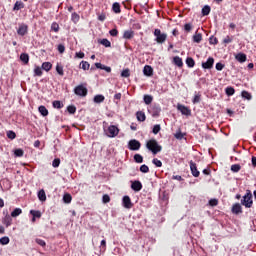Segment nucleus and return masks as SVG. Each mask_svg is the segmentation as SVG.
<instances>
[{
  "mask_svg": "<svg viewBox=\"0 0 256 256\" xmlns=\"http://www.w3.org/2000/svg\"><path fill=\"white\" fill-rule=\"evenodd\" d=\"M75 95H78L79 97H87V88L83 85H78L74 89Z\"/></svg>",
  "mask_w": 256,
  "mask_h": 256,
  "instance_id": "5",
  "label": "nucleus"
},
{
  "mask_svg": "<svg viewBox=\"0 0 256 256\" xmlns=\"http://www.w3.org/2000/svg\"><path fill=\"white\" fill-rule=\"evenodd\" d=\"M242 97L249 101V100H251V93H249L248 91L244 90V91H242Z\"/></svg>",
  "mask_w": 256,
  "mask_h": 256,
  "instance_id": "54",
  "label": "nucleus"
},
{
  "mask_svg": "<svg viewBox=\"0 0 256 256\" xmlns=\"http://www.w3.org/2000/svg\"><path fill=\"white\" fill-rule=\"evenodd\" d=\"M100 45H103L104 47H111V41H109L107 38H103L99 40Z\"/></svg>",
  "mask_w": 256,
  "mask_h": 256,
  "instance_id": "37",
  "label": "nucleus"
},
{
  "mask_svg": "<svg viewBox=\"0 0 256 256\" xmlns=\"http://www.w3.org/2000/svg\"><path fill=\"white\" fill-rule=\"evenodd\" d=\"M21 213H23V210L21 208H15L11 212V217H19V215H21Z\"/></svg>",
  "mask_w": 256,
  "mask_h": 256,
  "instance_id": "35",
  "label": "nucleus"
},
{
  "mask_svg": "<svg viewBox=\"0 0 256 256\" xmlns=\"http://www.w3.org/2000/svg\"><path fill=\"white\" fill-rule=\"evenodd\" d=\"M11 223H13V219L11 218V216H5V218L3 219V224L6 227H11Z\"/></svg>",
  "mask_w": 256,
  "mask_h": 256,
  "instance_id": "27",
  "label": "nucleus"
},
{
  "mask_svg": "<svg viewBox=\"0 0 256 256\" xmlns=\"http://www.w3.org/2000/svg\"><path fill=\"white\" fill-rule=\"evenodd\" d=\"M56 71H57L58 75H60L61 77H63V75H65L63 67L60 64L56 65Z\"/></svg>",
  "mask_w": 256,
  "mask_h": 256,
  "instance_id": "44",
  "label": "nucleus"
},
{
  "mask_svg": "<svg viewBox=\"0 0 256 256\" xmlns=\"http://www.w3.org/2000/svg\"><path fill=\"white\" fill-rule=\"evenodd\" d=\"M23 7H25V4H23V2L16 1L13 7V11H20V9H23Z\"/></svg>",
  "mask_w": 256,
  "mask_h": 256,
  "instance_id": "28",
  "label": "nucleus"
},
{
  "mask_svg": "<svg viewBox=\"0 0 256 256\" xmlns=\"http://www.w3.org/2000/svg\"><path fill=\"white\" fill-rule=\"evenodd\" d=\"M210 207H217L219 205V200L213 198L209 200Z\"/></svg>",
  "mask_w": 256,
  "mask_h": 256,
  "instance_id": "49",
  "label": "nucleus"
},
{
  "mask_svg": "<svg viewBox=\"0 0 256 256\" xmlns=\"http://www.w3.org/2000/svg\"><path fill=\"white\" fill-rule=\"evenodd\" d=\"M67 111L70 115H75V113H77V107H75V105H69Z\"/></svg>",
  "mask_w": 256,
  "mask_h": 256,
  "instance_id": "39",
  "label": "nucleus"
},
{
  "mask_svg": "<svg viewBox=\"0 0 256 256\" xmlns=\"http://www.w3.org/2000/svg\"><path fill=\"white\" fill-rule=\"evenodd\" d=\"M122 203L125 209H131L133 207V202H131V198L129 196H124L122 199Z\"/></svg>",
  "mask_w": 256,
  "mask_h": 256,
  "instance_id": "13",
  "label": "nucleus"
},
{
  "mask_svg": "<svg viewBox=\"0 0 256 256\" xmlns=\"http://www.w3.org/2000/svg\"><path fill=\"white\" fill-rule=\"evenodd\" d=\"M135 37V31L133 30H126L123 33V39H133Z\"/></svg>",
  "mask_w": 256,
  "mask_h": 256,
  "instance_id": "15",
  "label": "nucleus"
},
{
  "mask_svg": "<svg viewBox=\"0 0 256 256\" xmlns=\"http://www.w3.org/2000/svg\"><path fill=\"white\" fill-rule=\"evenodd\" d=\"M14 155L15 157H23V155H25V151H23L21 148H18L14 151Z\"/></svg>",
  "mask_w": 256,
  "mask_h": 256,
  "instance_id": "41",
  "label": "nucleus"
},
{
  "mask_svg": "<svg viewBox=\"0 0 256 256\" xmlns=\"http://www.w3.org/2000/svg\"><path fill=\"white\" fill-rule=\"evenodd\" d=\"M140 171H141V173H149V166H147L145 164L140 166Z\"/></svg>",
  "mask_w": 256,
  "mask_h": 256,
  "instance_id": "62",
  "label": "nucleus"
},
{
  "mask_svg": "<svg viewBox=\"0 0 256 256\" xmlns=\"http://www.w3.org/2000/svg\"><path fill=\"white\" fill-rule=\"evenodd\" d=\"M71 201H73V197L71 196V194H69V193L64 194L63 202L66 204H69V203H71Z\"/></svg>",
  "mask_w": 256,
  "mask_h": 256,
  "instance_id": "30",
  "label": "nucleus"
},
{
  "mask_svg": "<svg viewBox=\"0 0 256 256\" xmlns=\"http://www.w3.org/2000/svg\"><path fill=\"white\" fill-rule=\"evenodd\" d=\"M235 59L238 60L239 63H245V61H247V55L245 53H238Z\"/></svg>",
  "mask_w": 256,
  "mask_h": 256,
  "instance_id": "18",
  "label": "nucleus"
},
{
  "mask_svg": "<svg viewBox=\"0 0 256 256\" xmlns=\"http://www.w3.org/2000/svg\"><path fill=\"white\" fill-rule=\"evenodd\" d=\"M112 11L116 15H119V13H121V4L119 2H114L112 4Z\"/></svg>",
  "mask_w": 256,
  "mask_h": 256,
  "instance_id": "16",
  "label": "nucleus"
},
{
  "mask_svg": "<svg viewBox=\"0 0 256 256\" xmlns=\"http://www.w3.org/2000/svg\"><path fill=\"white\" fill-rule=\"evenodd\" d=\"M128 149H130V151H139V149H141V142L135 139L130 140L128 142Z\"/></svg>",
  "mask_w": 256,
  "mask_h": 256,
  "instance_id": "6",
  "label": "nucleus"
},
{
  "mask_svg": "<svg viewBox=\"0 0 256 256\" xmlns=\"http://www.w3.org/2000/svg\"><path fill=\"white\" fill-rule=\"evenodd\" d=\"M146 148L148 151H151L153 155H157V153H161L163 151V146L159 145V142L155 139H150L146 142Z\"/></svg>",
  "mask_w": 256,
  "mask_h": 256,
  "instance_id": "1",
  "label": "nucleus"
},
{
  "mask_svg": "<svg viewBox=\"0 0 256 256\" xmlns=\"http://www.w3.org/2000/svg\"><path fill=\"white\" fill-rule=\"evenodd\" d=\"M173 63L174 65H176V67H180V68L183 67V59L179 56H175L173 58Z\"/></svg>",
  "mask_w": 256,
  "mask_h": 256,
  "instance_id": "21",
  "label": "nucleus"
},
{
  "mask_svg": "<svg viewBox=\"0 0 256 256\" xmlns=\"http://www.w3.org/2000/svg\"><path fill=\"white\" fill-rule=\"evenodd\" d=\"M209 13H211V6L205 5L202 8V15H203V17H207V15H209Z\"/></svg>",
  "mask_w": 256,
  "mask_h": 256,
  "instance_id": "26",
  "label": "nucleus"
},
{
  "mask_svg": "<svg viewBox=\"0 0 256 256\" xmlns=\"http://www.w3.org/2000/svg\"><path fill=\"white\" fill-rule=\"evenodd\" d=\"M231 171L233 173H239L241 171V165L240 164H234L231 166Z\"/></svg>",
  "mask_w": 256,
  "mask_h": 256,
  "instance_id": "42",
  "label": "nucleus"
},
{
  "mask_svg": "<svg viewBox=\"0 0 256 256\" xmlns=\"http://www.w3.org/2000/svg\"><path fill=\"white\" fill-rule=\"evenodd\" d=\"M136 118H137L138 121L143 123L147 119V116H145V112L138 111V112H136Z\"/></svg>",
  "mask_w": 256,
  "mask_h": 256,
  "instance_id": "19",
  "label": "nucleus"
},
{
  "mask_svg": "<svg viewBox=\"0 0 256 256\" xmlns=\"http://www.w3.org/2000/svg\"><path fill=\"white\" fill-rule=\"evenodd\" d=\"M144 103L146 105H151V103H153V96H151V95H144Z\"/></svg>",
  "mask_w": 256,
  "mask_h": 256,
  "instance_id": "38",
  "label": "nucleus"
},
{
  "mask_svg": "<svg viewBox=\"0 0 256 256\" xmlns=\"http://www.w3.org/2000/svg\"><path fill=\"white\" fill-rule=\"evenodd\" d=\"M191 29H193V25H191V23H186L184 25V31H186L187 33L191 32Z\"/></svg>",
  "mask_w": 256,
  "mask_h": 256,
  "instance_id": "58",
  "label": "nucleus"
},
{
  "mask_svg": "<svg viewBox=\"0 0 256 256\" xmlns=\"http://www.w3.org/2000/svg\"><path fill=\"white\" fill-rule=\"evenodd\" d=\"M51 30L54 31V33H59V24L57 22H53L51 25Z\"/></svg>",
  "mask_w": 256,
  "mask_h": 256,
  "instance_id": "48",
  "label": "nucleus"
},
{
  "mask_svg": "<svg viewBox=\"0 0 256 256\" xmlns=\"http://www.w3.org/2000/svg\"><path fill=\"white\" fill-rule=\"evenodd\" d=\"M42 69L44 71L49 72L50 69H53V64H51V62H43L42 63Z\"/></svg>",
  "mask_w": 256,
  "mask_h": 256,
  "instance_id": "24",
  "label": "nucleus"
},
{
  "mask_svg": "<svg viewBox=\"0 0 256 256\" xmlns=\"http://www.w3.org/2000/svg\"><path fill=\"white\" fill-rule=\"evenodd\" d=\"M96 69H102L103 71H106V73H111V67L105 66L99 62L95 63Z\"/></svg>",
  "mask_w": 256,
  "mask_h": 256,
  "instance_id": "17",
  "label": "nucleus"
},
{
  "mask_svg": "<svg viewBox=\"0 0 256 256\" xmlns=\"http://www.w3.org/2000/svg\"><path fill=\"white\" fill-rule=\"evenodd\" d=\"M225 93L228 97H232V95H235V88L229 86L225 89Z\"/></svg>",
  "mask_w": 256,
  "mask_h": 256,
  "instance_id": "36",
  "label": "nucleus"
},
{
  "mask_svg": "<svg viewBox=\"0 0 256 256\" xmlns=\"http://www.w3.org/2000/svg\"><path fill=\"white\" fill-rule=\"evenodd\" d=\"M27 31H29V26H27L26 24H21L17 30V33L21 37H25V35H27Z\"/></svg>",
  "mask_w": 256,
  "mask_h": 256,
  "instance_id": "11",
  "label": "nucleus"
},
{
  "mask_svg": "<svg viewBox=\"0 0 256 256\" xmlns=\"http://www.w3.org/2000/svg\"><path fill=\"white\" fill-rule=\"evenodd\" d=\"M107 137L113 138L119 135V128L115 125H110L106 132Z\"/></svg>",
  "mask_w": 256,
  "mask_h": 256,
  "instance_id": "4",
  "label": "nucleus"
},
{
  "mask_svg": "<svg viewBox=\"0 0 256 256\" xmlns=\"http://www.w3.org/2000/svg\"><path fill=\"white\" fill-rule=\"evenodd\" d=\"M153 165H155L156 167H163V162H161V160L154 158L152 160Z\"/></svg>",
  "mask_w": 256,
  "mask_h": 256,
  "instance_id": "50",
  "label": "nucleus"
},
{
  "mask_svg": "<svg viewBox=\"0 0 256 256\" xmlns=\"http://www.w3.org/2000/svg\"><path fill=\"white\" fill-rule=\"evenodd\" d=\"M38 199L40 201H47V194H45V190L42 189L38 192Z\"/></svg>",
  "mask_w": 256,
  "mask_h": 256,
  "instance_id": "25",
  "label": "nucleus"
},
{
  "mask_svg": "<svg viewBox=\"0 0 256 256\" xmlns=\"http://www.w3.org/2000/svg\"><path fill=\"white\" fill-rule=\"evenodd\" d=\"M30 215L36 219H41V211L39 210H30Z\"/></svg>",
  "mask_w": 256,
  "mask_h": 256,
  "instance_id": "31",
  "label": "nucleus"
},
{
  "mask_svg": "<svg viewBox=\"0 0 256 256\" xmlns=\"http://www.w3.org/2000/svg\"><path fill=\"white\" fill-rule=\"evenodd\" d=\"M177 109L182 113V115H186L187 117L191 116V109H189V107L182 104H178Z\"/></svg>",
  "mask_w": 256,
  "mask_h": 256,
  "instance_id": "7",
  "label": "nucleus"
},
{
  "mask_svg": "<svg viewBox=\"0 0 256 256\" xmlns=\"http://www.w3.org/2000/svg\"><path fill=\"white\" fill-rule=\"evenodd\" d=\"M241 205L246 207V209L253 207V193H251V190H246L245 195L241 199Z\"/></svg>",
  "mask_w": 256,
  "mask_h": 256,
  "instance_id": "2",
  "label": "nucleus"
},
{
  "mask_svg": "<svg viewBox=\"0 0 256 256\" xmlns=\"http://www.w3.org/2000/svg\"><path fill=\"white\" fill-rule=\"evenodd\" d=\"M105 101V96L98 94L94 96V103H103Z\"/></svg>",
  "mask_w": 256,
  "mask_h": 256,
  "instance_id": "33",
  "label": "nucleus"
},
{
  "mask_svg": "<svg viewBox=\"0 0 256 256\" xmlns=\"http://www.w3.org/2000/svg\"><path fill=\"white\" fill-rule=\"evenodd\" d=\"M7 137L8 139H15V137H17V134H15L14 131L10 130L7 132Z\"/></svg>",
  "mask_w": 256,
  "mask_h": 256,
  "instance_id": "57",
  "label": "nucleus"
},
{
  "mask_svg": "<svg viewBox=\"0 0 256 256\" xmlns=\"http://www.w3.org/2000/svg\"><path fill=\"white\" fill-rule=\"evenodd\" d=\"M121 77H131V70H129V68H126L124 69L122 72H121Z\"/></svg>",
  "mask_w": 256,
  "mask_h": 256,
  "instance_id": "45",
  "label": "nucleus"
},
{
  "mask_svg": "<svg viewBox=\"0 0 256 256\" xmlns=\"http://www.w3.org/2000/svg\"><path fill=\"white\" fill-rule=\"evenodd\" d=\"M35 242L37 243V245H40V247H45L47 245V243L45 242V240L40 239V238H36Z\"/></svg>",
  "mask_w": 256,
  "mask_h": 256,
  "instance_id": "51",
  "label": "nucleus"
},
{
  "mask_svg": "<svg viewBox=\"0 0 256 256\" xmlns=\"http://www.w3.org/2000/svg\"><path fill=\"white\" fill-rule=\"evenodd\" d=\"M189 163H190V171H191L193 177H199V175H201V173L197 169V164L195 162H193V160H191Z\"/></svg>",
  "mask_w": 256,
  "mask_h": 256,
  "instance_id": "9",
  "label": "nucleus"
},
{
  "mask_svg": "<svg viewBox=\"0 0 256 256\" xmlns=\"http://www.w3.org/2000/svg\"><path fill=\"white\" fill-rule=\"evenodd\" d=\"M192 103L197 104V103H201V95L197 94L194 96V99L192 100Z\"/></svg>",
  "mask_w": 256,
  "mask_h": 256,
  "instance_id": "61",
  "label": "nucleus"
},
{
  "mask_svg": "<svg viewBox=\"0 0 256 256\" xmlns=\"http://www.w3.org/2000/svg\"><path fill=\"white\" fill-rule=\"evenodd\" d=\"M103 203H109L111 201V197L108 194H104L102 197Z\"/></svg>",
  "mask_w": 256,
  "mask_h": 256,
  "instance_id": "63",
  "label": "nucleus"
},
{
  "mask_svg": "<svg viewBox=\"0 0 256 256\" xmlns=\"http://www.w3.org/2000/svg\"><path fill=\"white\" fill-rule=\"evenodd\" d=\"M42 75H43V70H41V67L35 66L34 77H41Z\"/></svg>",
  "mask_w": 256,
  "mask_h": 256,
  "instance_id": "32",
  "label": "nucleus"
},
{
  "mask_svg": "<svg viewBox=\"0 0 256 256\" xmlns=\"http://www.w3.org/2000/svg\"><path fill=\"white\" fill-rule=\"evenodd\" d=\"M38 111L42 115V117H47V115H49V110H47V107H45L44 105L39 106Z\"/></svg>",
  "mask_w": 256,
  "mask_h": 256,
  "instance_id": "20",
  "label": "nucleus"
},
{
  "mask_svg": "<svg viewBox=\"0 0 256 256\" xmlns=\"http://www.w3.org/2000/svg\"><path fill=\"white\" fill-rule=\"evenodd\" d=\"M186 65L190 68L195 67V60L192 57L186 58Z\"/></svg>",
  "mask_w": 256,
  "mask_h": 256,
  "instance_id": "34",
  "label": "nucleus"
},
{
  "mask_svg": "<svg viewBox=\"0 0 256 256\" xmlns=\"http://www.w3.org/2000/svg\"><path fill=\"white\" fill-rule=\"evenodd\" d=\"M9 241H10L9 237L4 236L0 238V245H9Z\"/></svg>",
  "mask_w": 256,
  "mask_h": 256,
  "instance_id": "46",
  "label": "nucleus"
},
{
  "mask_svg": "<svg viewBox=\"0 0 256 256\" xmlns=\"http://www.w3.org/2000/svg\"><path fill=\"white\" fill-rule=\"evenodd\" d=\"M223 43L225 45H229V43H233V37L231 36H226L224 39H223Z\"/></svg>",
  "mask_w": 256,
  "mask_h": 256,
  "instance_id": "53",
  "label": "nucleus"
},
{
  "mask_svg": "<svg viewBox=\"0 0 256 256\" xmlns=\"http://www.w3.org/2000/svg\"><path fill=\"white\" fill-rule=\"evenodd\" d=\"M143 73L146 77H153V67L150 65L144 66Z\"/></svg>",
  "mask_w": 256,
  "mask_h": 256,
  "instance_id": "14",
  "label": "nucleus"
},
{
  "mask_svg": "<svg viewBox=\"0 0 256 256\" xmlns=\"http://www.w3.org/2000/svg\"><path fill=\"white\" fill-rule=\"evenodd\" d=\"M223 69H225V64L218 62L216 63V70L217 71H223Z\"/></svg>",
  "mask_w": 256,
  "mask_h": 256,
  "instance_id": "60",
  "label": "nucleus"
},
{
  "mask_svg": "<svg viewBox=\"0 0 256 256\" xmlns=\"http://www.w3.org/2000/svg\"><path fill=\"white\" fill-rule=\"evenodd\" d=\"M109 34L111 35V37H117V35H119V30H117V28H114L109 31Z\"/></svg>",
  "mask_w": 256,
  "mask_h": 256,
  "instance_id": "59",
  "label": "nucleus"
},
{
  "mask_svg": "<svg viewBox=\"0 0 256 256\" xmlns=\"http://www.w3.org/2000/svg\"><path fill=\"white\" fill-rule=\"evenodd\" d=\"M131 189L133 191L139 192V191H141V189H143V184L141 183V181L135 180L131 184Z\"/></svg>",
  "mask_w": 256,
  "mask_h": 256,
  "instance_id": "12",
  "label": "nucleus"
},
{
  "mask_svg": "<svg viewBox=\"0 0 256 256\" xmlns=\"http://www.w3.org/2000/svg\"><path fill=\"white\" fill-rule=\"evenodd\" d=\"M80 65L81 69H83L84 71H89V67H91V65L87 61H82Z\"/></svg>",
  "mask_w": 256,
  "mask_h": 256,
  "instance_id": "40",
  "label": "nucleus"
},
{
  "mask_svg": "<svg viewBox=\"0 0 256 256\" xmlns=\"http://www.w3.org/2000/svg\"><path fill=\"white\" fill-rule=\"evenodd\" d=\"M192 39L194 43H201V41H203V35L201 33H196L193 35Z\"/></svg>",
  "mask_w": 256,
  "mask_h": 256,
  "instance_id": "23",
  "label": "nucleus"
},
{
  "mask_svg": "<svg viewBox=\"0 0 256 256\" xmlns=\"http://www.w3.org/2000/svg\"><path fill=\"white\" fill-rule=\"evenodd\" d=\"M79 14H77V12H73L71 15V20L73 21V23H79Z\"/></svg>",
  "mask_w": 256,
  "mask_h": 256,
  "instance_id": "43",
  "label": "nucleus"
},
{
  "mask_svg": "<svg viewBox=\"0 0 256 256\" xmlns=\"http://www.w3.org/2000/svg\"><path fill=\"white\" fill-rule=\"evenodd\" d=\"M52 106L54 107V109H63L64 107L63 103L59 100L53 101Z\"/></svg>",
  "mask_w": 256,
  "mask_h": 256,
  "instance_id": "29",
  "label": "nucleus"
},
{
  "mask_svg": "<svg viewBox=\"0 0 256 256\" xmlns=\"http://www.w3.org/2000/svg\"><path fill=\"white\" fill-rule=\"evenodd\" d=\"M159 131H161V125H159V124L154 125L152 133H154V135H157V133H159Z\"/></svg>",
  "mask_w": 256,
  "mask_h": 256,
  "instance_id": "56",
  "label": "nucleus"
},
{
  "mask_svg": "<svg viewBox=\"0 0 256 256\" xmlns=\"http://www.w3.org/2000/svg\"><path fill=\"white\" fill-rule=\"evenodd\" d=\"M241 205L240 203L233 204L231 208L233 215H241L243 213V207Z\"/></svg>",
  "mask_w": 256,
  "mask_h": 256,
  "instance_id": "8",
  "label": "nucleus"
},
{
  "mask_svg": "<svg viewBox=\"0 0 256 256\" xmlns=\"http://www.w3.org/2000/svg\"><path fill=\"white\" fill-rule=\"evenodd\" d=\"M58 52L61 53V54L65 53V45L59 44L58 45Z\"/></svg>",
  "mask_w": 256,
  "mask_h": 256,
  "instance_id": "64",
  "label": "nucleus"
},
{
  "mask_svg": "<svg viewBox=\"0 0 256 256\" xmlns=\"http://www.w3.org/2000/svg\"><path fill=\"white\" fill-rule=\"evenodd\" d=\"M59 165H61V159L55 158V159L53 160V162H52V167L57 168V167H59Z\"/></svg>",
  "mask_w": 256,
  "mask_h": 256,
  "instance_id": "55",
  "label": "nucleus"
},
{
  "mask_svg": "<svg viewBox=\"0 0 256 256\" xmlns=\"http://www.w3.org/2000/svg\"><path fill=\"white\" fill-rule=\"evenodd\" d=\"M134 161L135 163H143V156L141 154H135Z\"/></svg>",
  "mask_w": 256,
  "mask_h": 256,
  "instance_id": "47",
  "label": "nucleus"
},
{
  "mask_svg": "<svg viewBox=\"0 0 256 256\" xmlns=\"http://www.w3.org/2000/svg\"><path fill=\"white\" fill-rule=\"evenodd\" d=\"M215 63V59L213 57H209L206 62L202 63L203 69H213V65Z\"/></svg>",
  "mask_w": 256,
  "mask_h": 256,
  "instance_id": "10",
  "label": "nucleus"
},
{
  "mask_svg": "<svg viewBox=\"0 0 256 256\" xmlns=\"http://www.w3.org/2000/svg\"><path fill=\"white\" fill-rule=\"evenodd\" d=\"M209 43H210V45H217L219 43V40L217 39V37L211 36L209 38Z\"/></svg>",
  "mask_w": 256,
  "mask_h": 256,
  "instance_id": "52",
  "label": "nucleus"
},
{
  "mask_svg": "<svg viewBox=\"0 0 256 256\" xmlns=\"http://www.w3.org/2000/svg\"><path fill=\"white\" fill-rule=\"evenodd\" d=\"M20 61H22V63H24V65H28L29 64V54L22 53L20 55Z\"/></svg>",
  "mask_w": 256,
  "mask_h": 256,
  "instance_id": "22",
  "label": "nucleus"
},
{
  "mask_svg": "<svg viewBox=\"0 0 256 256\" xmlns=\"http://www.w3.org/2000/svg\"><path fill=\"white\" fill-rule=\"evenodd\" d=\"M154 37H156L155 41L158 45H163L167 41V34L161 33V29L159 28L154 30Z\"/></svg>",
  "mask_w": 256,
  "mask_h": 256,
  "instance_id": "3",
  "label": "nucleus"
}]
</instances>
